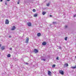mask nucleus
I'll list each match as a JSON object with an SVG mask.
<instances>
[{
    "label": "nucleus",
    "instance_id": "obj_21",
    "mask_svg": "<svg viewBox=\"0 0 76 76\" xmlns=\"http://www.w3.org/2000/svg\"><path fill=\"white\" fill-rule=\"evenodd\" d=\"M55 23H56V22H53V24H55Z\"/></svg>",
    "mask_w": 76,
    "mask_h": 76
},
{
    "label": "nucleus",
    "instance_id": "obj_4",
    "mask_svg": "<svg viewBox=\"0 0 76 76\" xmlns=\"http://www.w3.org/2000/svg\"><path fill=\"white\" fill-rule=\"evenodd\" d=\"M15 29H16V27H15V26H14L12 27L11 30H12V31H14V30H15Z\"/></svg>",
    "mask_w": 76,
    "mask_h": 76
},
{
    "label": "nucleus",
    "instance_id": "obj_1",
    "mask_svg": "<svg viewBox=\"0 0 76 76\" xmlns=\"http://www.w3.org/2000/svg\"><path fill=\"white\" fill-rule=\"evenodd\" d=\"M59 73L63 75H64V72L62 70H60L59 71Z\"/></svg>",
    "mask_w": 76,
    "mask_h": 76
},
{
    "label": "nucleus",
    "instance_id": "obj_2",
    "mask_svg": "<svg viewBox=\"0 0 76 76\" xmlns=\"http://www.w3.org/2000/svg\"><path fill=\"white\" fill-rule=\"evenodd\" d=\"M5 23L6 25H8V24L9 23V20L8 19L6 20L5 22Z\"/></svg>",
    "mask_w": 76,
    "mask_h": 76
},
{
    "label": "nucleus",
    "instance_id": "obj_11",
    "mask_svg": "<svg viewBox=\"0 0 76 76\" xmlns=\"http://www.w3.org/2000/svg\"><path fill=\"white\" fill-rule=\"evenodd\" d=\"M41 33H39L37 34V36L38 37H40V36H41Z\"/></svg>",
    "mask_w": 76,
    "mask_h": 76
},
{
    "label": "nucleus",
    "instance_id": "obj_22",
    "mask_svg": "<svg viewBox=\"0 0 76 76\" xmlns=\"http://www.w3.org/2000/svg\"><path fill=\"white\" fill-rule=\"evenodd\" d=\"M9 38H12V36H9Z\"/></svg>",
    "mask_w": 76,
    "mask_h": 76
},
{
    "label": "nucleus",
    "instance_id": "obj_17",
    "mask_svg": "<svg viewBox=\"0 0 76 76\" xmlns=\"http://www.w3.org/2000/svg\"><path fill=\"white\" fill-rule=\"evenodd\" d=\"M76 65L75 67H72V69H76Z\"/></svg>",
    "mask_w": 76,
    "mask_h": 76
},
{
    "label": "nucleus",
    "instance_id": "obj_32",
    "mask_svg": "<svg viewBox=\"0 0 76 76\" xmlns=\"http://www.w3.org/2000/svg\"><path fill=\"white\" fill-rule=\"evenodd\" d=\"M50 17H51V16H52V15H50Z\"/></svg>",
    "mask_w": 76,
    "mask_h": 76
},
{
    "label": "nucleus",
    "instance_id": "obj_6",
    "mask_svg": "<svg viewBox=\"0 0 76 76\" xmlns=\"http://www.w3.org/2000/svg\"><path fill=\"white\" fill-rule=\"evenodd\" d=\"M34 52H35V53H38V50L36 49H34Z\"/></svg>",
    "mask_w": 76,
    "mask_h": 76
},
{
    "label": "nucleus",
    "instance_id": "obj_10",
    "mask_svg": "<svg viewBox=\"0 0 76 76\" xmlns=\"http://www.w3.org/2000/svg\"><path fill=\"white\" fill-rule=\"evenodd\" d=\"M48 75H51V72L48 71Z\"/></svg>",
    "mask_w": 76,
    "mask_h": 76
},
{
    "label": "nucleus",
    "instance_id": "obj_33",
    "mask_svg": "<svg viewBox=\"0 0 76 76\" xmlns=\"http://www.w3.org/2000/svg\"><path fill=\"white\" fill-rule=\"evenodd\" d=\"M0 47H1V45H0Z\"/></svg>",
    "mask_w": 76,
    "mask_h": 76
},
{
    "label": "nucleus",
    "instance_id": "obj_28",
    "mask_svg": "<svg viewBox=\"0 0 76 76\" xmlns=\"http://www.w3.org/2000/svg\"><path fill=\"white\" fill-rule=\"evenodd\" d=\"M43 60H44V61H45V59H43Z\"/></svg>",
    "mask_w": 76,
    "mask_h": 76
},
{
    "label": "nucleus",
    "instance_id": "obj_12",
    "mask_svg": "<svg viewBox=\"0 0 76 76\" xmlns=\"http://www.w3.org/2000/svg\"><path fill=\"white\" fill-rule=\"evenodd\" d=\"M46 12H42V15H45V14H46Z\"/></svg>",
    "mask_w": 76,
    "mask_h": 76
},
{
    "label": "nucleus",
    "instance_id": "obj_20",
    "mask_svg": "<svg viewBox=\"0 0 76 76\" xmlns=\"http://www.w3.org/2000/svg\"><path fill=\"white\" fill-rule=\"evenodd\" d=\"M47 6H50V4L48 3L47 4Z\"/></svg>",
    "mask_w": 76,
    "mask_h": 76
},
{
    "label": "nucleus",
    "instance_id": "obj_7",
    "mask_svg": "<svg viewBox=\"0 0 76 76\" xmlns=\"http://www.w3.org/2000/svg\"><path fill=\"white\" fill-rule=\"evenodd\" d=\"M1 49L2 50H4L5 49V47L4 46H3L1 48Z\"/></svg>",
    "mask_w": 76,
    "mask_h": 76
},
{
    "label": "nucleus",
    "instance_id": "obj_19",
    "mask_svg": "<svg viewBox=\"0 0 76 76\" xmlns=\"http://www.w3.org/2000/svg\"><path fill=\"white\" fill-rule=\"evenodd\" d=\"M20 3V1H18L17 2L18 4H19Z\"/></svg>",
    "mask_w": 76,
    "mask_h": 76
},
{
    "label": "nucleus",
    "instance_id": "obj_23",
    "mask_svg": "<svg viewBox=\"0 0 76 76\" xmlns=\"http://www.w3.org/2000/svg\"><path fill=\"white\" fill-rule=\"evenodd\" d=\"M74 18L76 17V14L74 15Z\"/></svg>",
    "mask_w": 76,
    "mask_h": 76
},
{
    "label": "nucleus",
    "instance_id": "obj_18",
    "mask_svg": "<svg viewBox=\"0 0 76 76\" xmlns=\"http://www.w3.org/2000/svg\"><path fill=\"white\" fill-rule=\"evenodd\" d=\"M64 39L66 41H67V37H65Z\"/></svg>",
    "mask_w": 76,
    "mask_h": 76
},
{
    "label": "nucleus",
    "instance_id": "obj_26",
    "mask_svg": "<svg viewBox=\"0 0 76 76\" xmlns=\"http://www.w3.org/2000/svg\"><path fill=\"white\" fill-rule=\"evenodd\" d=\"M10 50H12V49L11 48H10Z\"/></svg>",
    "mask_w": 76,
    "mask_h": 76
},
{
    "label": "nucleus",
    "instance_id": "obj_31",
    "mask_svg": "<svg viewBox=\"0 0 76 76\" xmlns=\"http://www.w3.org/2000/svg\"><path fill=\"white\" fill-rule=\"evenodd\" d=\"M7 1H10V0H7Z\"/></svg>",
    "mask_w": 76,
    "mask_h": 76
},
{
    "label": "nucleus",
    "instance_id": "obj_14",
    "mask_svg": "<svg viewBox=\"0 0 76 76\" xmlns=\"http://www.w3.org/2000/svg\"><path fill=\"white\" fill-rule=\"evenodd\" d=\"M38 16L37 14H35L34 15V17H37Z\"/></svg>",
    "mask_w": 76,
    "mask_h": 76
},
{
    "label": "nucleus",
    "instance_id": "obj_8",
    "mask_svg": "<svg viewBox=\"0 0 76 76\" xmlns=\"http://www.w3.org/2000/svg\"><path fill=\"white\" fill-rule=\"evenodd\" d=\"M42 45H47V42H43L42 43Z\"/></svg>",
    "mask_w": 76,
    "mask_h": 76
},
{
    "label": "nucleus",
    "instance_id": "obj_29",
    "mask_svg": "<svg viewBox=\"0 0 76 76\" xmlns=\"http://www.w3.org/2000/svg\"><path fill=\"white\" fill-rule=\"evenodd\" d=\"M26 64H28V63H26Z\"/></svg>",
    "mask_w": 76,
    "mask_h": 76
},
{
    "label": "nucleus",
    "instance_id": "obj_24",
    "mask_svg": "<svg viewBox=\"0 0 76 76\" xmlns=\"http://www.w3.org/2000/svg\"><path fill=\"white\" fill-rule=\"evenodd\" d=\"M5 4L6 5H7V2H5Z\"/></svg>",
    "mask_w": 76,
    "mask_h": 76
},
{
    "label": "nucleus",
    "instance_id": "obj_3",
    "mask_svg": "<svg viewBox=\"0 0 76 76\" xmlns=\"http://www.w3.org/2000/svg\"><path fill=\"white\" fill-rule=\"evenodd\" d=\"M27 25H28V26H31L32 25V23H31V22H28L27 23Z\"/></svg>",
    "mask_w": 76,
    "mask_h": 76
},
{
    "label": "nucleus",
    "instance_id": "obj_16",
    "mask_svg": "<svg viewBox=\"0 0 76 76\" xmlns=\"http://www.w3.org/2000/svg\"><path fill=\"white\" fill-rule=\"evenodd\" d=\"M33 11L34 12H36V10H35V9H33Z\"/></svg>",
    "mask_w": 76,
    "mask_h": 76
},
{
    "label": "nucleus",
    "instance_id": "obj_25",
    "mask_svg": "<svg viewBox=\"0 0 76 76\" xmlns=\"http://www.w3.org/2000/svg\"><path fill=\"white\" fill-rule=\"evenodd\" d=\"M65 27L66 28H67V26L66 25Z\"/></svg>",
    "mask_w": 76,
    "mask_h": 76
},
{
    "label": "nucleus",
    "instance_id": "obj_15",
    "mask_svg": "<svg viewBox=\"0 0 76 76\" xmlns=\"http://www.w3.org/2000/svg\"><path fill=\"white\" fill-rule=\"evenodd\" d=\"M56 67V65L54 64L52 65V67L53 68H54V67Z\"/></svg>",
    "mask_w": 76,
    "mask_h": 76
},
{
    "label": "nucleus",
    "instance_id": "obj_34",
    "mask_svg": "<svg viewBox=\"0 0 76 76\" xmlns=\"http://www.w3.org/2000/svg\"><path fill=\"white\" fill-rule=\"evenodd\" d=\"M75 58H76V56H75Z\"/></svg>",
    "mask_w": 76,
    "mask_h": 76
},
{
    "label": "nucleus",
    "instance_id": "obj_30",
    "mask_svg": "<svg viewBox=\"0 0 76 76\" xmlns=\"http://www.w3.org/2000/svg\"><path fill=\"white\" fill-rule=\"evenodd\" d=\"M0 1H3V0H1Z\"/></svg>",
    "mask_w": 76,
    "mask_h": 76
},
{
    "label": "nucleus",
    "instance_id": "obj_13",
    "mask_svg": "<svg viewBox=\"0 0 76 76\" xmlns=\"http://www.w3.org/2000/svg\"><path fill=\"white\" fill-rule=\"evenodd\" d=\"M10 56H11V55L10 54H8L7 55V57H10Z\"/></svg>",
    "mask_w": 76,
    "mask_h": 76
},
{
    "label": "nucleus",
    "instance_id": "obj_27",
    "mask_svg": "<svg viewBox=\"0 0 76 76\" xmlns=\"http://www.w3.org/2000/svg\"><path fill=\"white\" fill-rule=\"evenodd\" d=\"M57 60H58V57H57L56 58Z\"/></svg>",
    "mask_w": 76,
    "mask_h": 76
},
{
    "label": "nucleus",
    "instance_id": "obj_5",
    "mask_svg": "<svg viewBox=\"0 0 76 76\" xmlns=\"http://www.w3.org/2000/svg\"><path fill=\"white\" fill-rule=\"evenodd\" d=\"M26 43H28L29 42V37H26Z\"/></svg>",
    "mask_w": 76,
    "mask_h": 76
},
{
    "label": "nucleus",
    "instance_id": "obj_9",
    "mask_svg": "<svg viewBox=\"0 0 76 76\" xmlns=\"http://www.w3.org/2000/svg\"><path fill=\"white\" fill-rule=\"evenodd\" d=\"M69 66L68 64H67V63L65 64H64V67H67V66Z\"/></svg>",
    "mask_w": 76,
    "mask_h": 76
}]
</instances>
